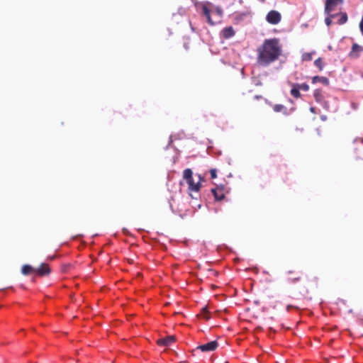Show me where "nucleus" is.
I'll list each match as a JSON object with an SVG mask.
<instances>
[{
  "mask_svg": "<svg viewBox=\"0 0 363 363\" xmlns=\"http://www.w3.org/2000/svg\"><path fill=\"white\" fill-rule=\"evenodd\" d=\"M257 62L262 67H267L279 60L282 54V46L278 38L266 39L257 48Z\"/></svg>",
  "mask_w": 363,
  "mask_h": 363,
  "instance_id": "1",
  "label": "nucleus"
},
{
  "mask_svg": "<svg viewBox=\"0 0 363 363\" xmlns=\"http://www.w3.org/2000/svg\"><path fill=\"white\" fill-rule=\"evenodd\" d=\"M183 178L186 180L189 185V190L190 191H199L201 189V177L199 176V180L196 182L194 181L193 172L191 169H186L183 172Z\"/></svg>",
  "mask_w": 363,
  "mask_h": 363,
  "instance_id": "2",
  "label": "nucleus"
},
{
  "mask_svg": "<svg viewBox=\"0 0 363 363\" xmlns=\"http://www.w3.org/2000/svg\"><path fill=\"white\" fill-rule=\"evenodd\" d=\"M266 20L272 25H277L281 21V15L279 11L272 10L267 14Z\"/></svg>",
  "mask_w": 363,
  "mask_h": 363,
  "instance_id": "3",
  "label": "nucleus"
},
{
  "mask_svg": "<svg viewBox=\"0 0 363 363\" xmlns=\"http://www.w3.org/2000/svg\"><path fill=\"white\" fill-rule=\"evenodd\" d=\"M199 5L201 9L203 14L206 16L208 23L211 25H214V23L211 18V10L209 9L211 4L209 2H202L199 4Z\"/></svg>",
  "mask_w": 363,
  "mask_h": 363,
  "instance_id": "4",
  "label": "nucleus"
},
{
  "mask_svg": "<svg viewBox=\"0 0 363 363\" xmlns=\"http://www.w3.org/2000/svg\"><path fill=\"white\" fill-rule=\"evenodd\" d=\"M363 52V46L358 45L357 43H353L350 52L348 56L351 59H357L360 57Z\"/></svg>",
  "mask_w": 363,
  "mask_h": 363,
  "instance_id": "5",
  "label": "nucleus"
},
{
  "mask_svg": "<svg viewBox=\"0 0 363 363\" xmlns=\"http://www.w3.org/2000/svg\"><path fill=\"white\" fill-rule=\"evenodd\" d=\"M218 347V343L216 340L211 341L206 344L199 345L196 347V350L201 352L214 351Z\"/></svg>",
  "mask_w": 363,
  "mask_h": 363,
  "instance_id": "6",
  "label": "nucleus"
},
{
  "mask_svg": "<svg viewBox=\"0 0 363 363\" xmlns=\"http://www.w3.org/2000/svg\"><path fill=\"white\" fill-rule=\"evenodd\" d=\"M342 0H325V13L329 15Z\"/></svg>",
  "mask_w": 363,
  "mask_h": 363,
  "instance_id": "7",
  "label": "nucleus"
},
{
  "mask_svg": "<svg viewBox=\"0 0 363 363\" xmlns=\"http://www.w3.org/2000/svg\"><path fill=\"white\" fill-rule=\"evenodd\" d=\"M51 270L48 264L42 263L39 267L35 268V273L41 277L47 276L50 273Z\"/></svg>",
  "mask_w": 363,
  "mask_h": 363,
  "instance_id": "8",
  "label": "nucleus"
},
{
  "mask_svg": "<svg viewBox=\"0 0 363 363\" xmlns=\"http://www.w3.org/2000/svg\"><path fill=\"white\" fill-rule=\"evenodd\" d=\"M175 337L173 335L167 336L164 338L159 339L157 341L158 345L169 346L175 342Z\"/></svg>",
  "mask_w": 363,
  "mask_h": 363,
  "instance_id": "9",
  "label": "nucleus"
},
{
  "mask_svg": "<svg viewBox=\"0 0 363 363\" xmlns=\"http://www.w3.org/2000/svg\"><path fill=\"white\" fill-rule=\"evenodd\" d=\"M235 34V32L232 26L225 27L221 31V35L225 39H229L233 37Z\"/></svg>",
  "mask_w": 363,
  "mask_h": 363,
  "instance_id": "10",
  "label": "nucleus"
},
{
  "mask_svg": "<svg viewBox=\"0 0 363 363\" xmlns=\"http://www.w3.org/2000/svg\"><path fill=\"white\" fill-rule=\"evenodd\" d=\"M212 193L217 201H221L225 198V193L223 187H217L212 189Z\"/></svg>",
  "mask_w": 363,
  "mask_h": 363,
  "instance_id": "11",
  "label": "nucleus"
},
{
  "mask_svg": "<svg viewBox=\"0 0 363 363\" xmlns=\"http://www.w3.org/2000/svg\"><path fill=\"white\" fill-rule=\"evenodd\" d=\"M288 281L292 283H295L301 280V275L299 273H296L294 271L289 270L287 272Z\"/></svg>",
  "mask_w": 363,
  "mask_h": 363,
  "instance_id": "12",
  "label": "nucleus"
},
{
  "mask_svg": "<svg viewBox=\"0 0 363 363\" xmlns=\"http://www.w3.org/2000/svg\"><path fill=\"white\" fill-rule=\"evenodd\" d=\"M313 96L316 102L323 104L325 102L324 96L321 89H315L313 92Z\"/></svg>",
  "mask_w": 363,
  "mask_h": 363,
  "instance_id": "13",
  "label": "nucleus"
},
{
  "mask_svg": "<svg viewBox=\"0 0 363 363\" xmlns=\"http://www.w3.org/2000/svg\"><path fill=\"white\" fill-rule=\"evenodd\" d=\"M320 82L324 85L329 84V79L325 77L315 76L312 78V83L316 84Z\"/></svg>",
  "mask_w": 363,
  "mask_h": 363,
  "instance_id": "14",
  "label": "nucleus"
},
{
  "mask_svg": "<svg viewBox=\"0 0 363 363\" xmlns=\"http://www.w3.org/2000/svg\"><path fill=\"white\" fill-rule=\"evenodd\" d=\"M21 272L23 275H28L31 273H35V268H33L29 264H25L22 267Z\"/></svg>",
  "mask_w": 363,
  "mask_h": 363,
  "instance_id": "15",
  "label": "nucleus"
},
{
  "mask_svg": "<svg viewBox=\"0 0 363 363\" xmlns=\"http://www.w3.org/2000/svg\"><path fill=\"white\" fill-rule=\"evenodd\" d=\"M273 110L275 112H281L285 115L288 114L287 108L282 104H275L273 106Z\"/></svg>",
  "mask_w": 363,
  "mask_h": 363,
  "instance_id": "16",
  "label": "nucleus"
},
{
  "mask_svg": "<svg viewBox=\"0 0 363 363\" xmlns=\"http://www.w3.org/2000/svg\"><path fill=\"white\" fill-rule=\"evenodd\" d=\"M299 90V88L296 86V84H294L292 86V89H291L290 93L294 98L298 99L301 96Z\"/></svg>",
  "mask_w": 363,
  "mask_h": 363,
  "instance_id": "17",
  "label": "nucleus"
},
{
  "mask_svg": "<svg viewBox=\"0 0 363 363\" xmlns=\"http://www.w3.org/2000/svg\"><path fill=\"white\" fill-rule=\"evenodd\" d=\"M340 16V18L338 19L337 23L340 25H342L347 21V15L346 13H337V16Z\"/></svg>",
  "mask_w": 363,
  "mask_h": 363,
  "instance_id": "18",
  "label": "nucleus"
},
{
  "mask_svg": "<svg viewBox=\"0 0 363 363\" xmlns=\"http://www.w3.org/2000/svg\"><path fill=\"white\" fill-rule=\"evenodd\" d=\"M314 65L315 67L318 68L320 71H322L323 69L324 63L321 57H318L314 61Z\"/></svg>",
  "mask_w": 363,
  "mask_h": 363,
  "instance_id": "19",
  "label": "nucleus"
},
{
  "mask_svg": "<svg viewBox=\"0 0 363 363\" xmlns=\"http://www.w3.org/2000/svg\"><path fill=\"white\" fill-rule=\"evenodd\" d=\"M315 52H305L302 55L301 58L303 61H311L313 59V54H314Z\"/></svg>",
  "mask_w": 363,
  "mask_h": 363,
  "instance_id": "20",
  "label": "nucleus"
},
{
  "mask_svg": "<svg viewBox=\"0 0 363 363\" xmlns=\"http://www.w3.org/2000/svg\"><path fill=\"white\" fill-rule=\"evenodd\" d=\"M199 315L201 317H202L203 318H204L205 320H209L211 318L208 314V311H207L206 307H204L202 308L201 312L199 314Z\"/></svg>",
  "mask_w": 363,
  "mask_h": 363,
  "instance_id": "21",
  "label": "nucleus"
},
{
  "mask_svg": "<svg viewBox=\"0 0 363 363\" xmlns=\"http://www.w3.org/2000/svg\"><path fill=\"white\" fill-rule=\"evenodd\" d=\"M337 16V14H331L329 13L328 16L325 19V23L328 26H330L332 24V19Z\"/></svg>",
  "mask_w": 363,
  "mask_h": 363,
  "instance_id": "22",
  "label": "nucleus"
},
{
  "mask_svg": "<svg viewBox=\"0 0 363 363\" xmlns=\"http://www.w3.org/2000/svg\"><path fill=\"white\" fill-rule=\"evenodd\" d=\"M296 86H298L299 88V89H301L305 91H307L309 90V86L306 83L296 84Z\"/></svg>",
  "mask_w": 363,
  "mask_h": 363,
  "instance_id": "23",
  "label": "nucleus"
},
{
  "mask_svg": "<svg viewBox=\"0 0 363 363\" xmlns=\"http://www.w3.org/2000/svg\"><path fill=\"white\" fill-rule=\"evenodd\" d=\"M210 174L211 179H216L217 177V170L216 169H211Z\"/></svg>",
  "mask_w": 363,
  "mask_h": 363,
  "instance_id": "24",
  "label": "nucleus"
},
{
  "mask_svg": "<svg viewBox=\"0 0 363 363\" xmlns=\"http://www.w3.org/2000/svg\"><path fill=\"white\" fill-rule=\"evenodd\" d=\"M359 28H360V30L363 35V16H362V21L359 23Z\"/></svg>",
  "mask_w": 363,
  "mask_h": 363,
  "instance_id": "25",
  "label": "nucleus"
},
{
  "mask_svg": "<svg viewBox=\"0 0 363 363\" xmlns=\"http://www.w3.org/2000/svg\"><path fill=\"white\" fill-rule=\"evenodd\" d=\"M216 12L218 13V15L219 16H222L223 11H222V10L220 9L217 8L216 10Z\"/></svg>",
  "mask_w": 363,
  "mask_h": 363,
  "instance_id": "26",
  "label": "nucleus"
},
{
  "mask_svg": "<svg viewBox=\"0 0 363 363\" xmlns=\"http://www.w3.org/2000/svg\"><path fill=\"white\" fill-rule=\"evenodd\" d=\"M123 232L125 233V234H127L128 233V230L125 229V228H123Z\"/></svg>",
  "mask_w": 363,
  "mask_h": 363,
  "instance_id": "27",
  "label": "nucleus"
},
{
  "mask_svg": "<svg viewBox=\"0 0 363 363\" xmlns=\"http://www.w3.org/2000/svg\"><path fill=\"white\" fill-rule=\"evenodd\" d=\"M311 111L312 112H313V111H314V108H311Z\"/></svg>",
  "mask_w": 363,
  "mask_h": 363,
  "instance_id": "28",
  "label": "nucleus"
},
{
  "mask_svg": "<svg viewBox=\"0 0 363 363\" xmlns=\"http://www.w3.org/2000/svg\"><path fill=\"white\" fill-rule=\"evenodd\" d=\"M259 1H260L261 2H262V3L265 1V0H259Z\"/></svg>",
  "mask_w": 363,
  "mask_h": 363,
  "instance_id": "29",
  "label": "nucleus"
}]
</instances>
